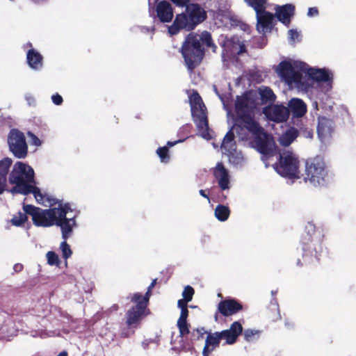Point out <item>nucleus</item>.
<instances>
[{"instance_id": "obj_5", "label": "nucleus", "mask_w": 356, "mask_h": 356, "mask_svg": "<svg viewBox=\"0 0 356 356\" xmlns=\"http://www.w3.org/2000/svg\"><path fill=\"white\" fill-rule=\"evenodd\" d=\"M324 235L317 229L314 224L308 222L301 236L300 242L304 252L303 257L310 254L319 260V256L323 252L322 242Z\"/></svg>"}, {"instance_id": "obj_21", "label": "nucleus", "mask_w": 356, "mask_h": 356, "mask_svg": "<svg viewBox=\"0 0 356 356\" xmlns=\"http://www.w3.org/2000/svg\"><path fill=\"white\" fill-rule=\"evenodd\" d=\"M182 44H214L211 35L209 32L204 31L200 34L191 32L186 38Z\"/></svg>"}, {"instance_id": "obj_14", "label": "nucleus", "mask_w": 356, "mask_h": 356, "mask_svg": "<svg viewBox=\"0 0 356 356\" xmlns=\"http://www.w3.org/2000/svg\"><path fill=\"white\" fill-rule=\"evenodd\" d=\"M7 142L10 152L15 158L24 159L29 152L24 134L17 129H11L8 134Z\"/></svg>"}, {"instance_id": "obj_38", "label": "nucleus", "mask_w": 356, "mask_h": 356, "mask_svg": "<svg viewBox=\"0 0 356 356\" xmlns=\"http://www.w3.org/2000/svg\"><path fill=\"white\" fill-rule=\"evenodd\" d=\"M168 147H160L156 149V154L159 156L161 161L163 163H168L170 161V155L168 154Z\"/></svg>"}, {"instance_id": "obj_12", "label": "nucleus", "mask_w": 356, "mask_h": 356, "mask_svg": "<svg viewBox=\"0 0 356 356\" xmlns=\"http://www.w3.org/2000/svg\"><path fill=\"white\" fill-rule=\"evenodd\" d=\"M254 136V143L257 151L266 157L273 155L275 143L273 138H269L267 133L264 131L259 124H255V127L250 128V126L245 128Z\"/></svg>"}, {"instance_id": "obj_32", "label": "nucleus", "mask_w": 356, "mask_h": 356, "mask_svg": "<svg viewBox=\"0 0 356 356\" xmlns=\"http://www.w3.org/2000/svg\"><path fill=\"white\" fill-rule=\"evenodd\" d=\"M244 1L254 10L256 14H259L267 8V0H244Z\"/></svg>"}, {"instance_id": "obj_58", "label": "nucleus", "mask_w": 356, "mask_h": 356, "mask_svg": "<svg viewBox=\"0 0 356 356\" xmlns=\"http://www.w3.org/2000/svg\"><path fill=\"white\" fill-rule=\"evenodd\" d=\"M211 47L213 48V51H216V45H213V46H211Z\"/></svg>"}, {"instance_id": "obj_8", "label": "nucleus", "mask_w": 356, "mask_h": 356, "mask_svg": "<svg viewBox=\"0 0 356 356\" xmlns=\"http://www.w3.org/2000/svg\"><path fill=\"white\" fill-rule=\"evenodd\" d=\"M327 170L324 159L321 156L308 159L305 162L304 180L314 186L324 185Z\"/></svg>"}, {"instance_id": "obj_30", "label": "nucleus", "mask_w": 356, "mask_h": 356, "mask_svg": "<svg viewBox=\"0 0 356 356\" xmlns=\"http://www.w3.org/2000/svg\"><path fill=\"white\" fill-rule=\"evenodd\" d=\"M31 193H32L35 199L36 200V201L38 203H40V204L43 203L44 195H42V193L40 191V189L38 187L30 184L29 186H26L24 188V191H22V195H29Z\"/></svg>"}, {"instance_id": "obj_51", "label": "nucleus", "mask_w": 356, "mask_h": 356, "mask_svg": "<svg viewBox=\"0 0 356 356\" xmlns=\"http://www.w3.org/2000/svg\"><path fill=\"white\" fill-rule=\"evenodd\" d=\"M13 268L15 272H20L23 269V265L21 264H15Z\"/></svg>"}, {"instance_id": "obj_13", "label": "nucleus", "mask_w": 356, "mask_h": 356, "mask_svg": "<svg viewBox=\"0 0 356 356\" xmlns=\"http://www.w3.org/2000/svg\"><path fill=\"white\" fill-rule=\"evenodd\" d=\"M305 65L303 63L282 61L277 66V73L282 79L288 84H299L302 80V72H305Z\"/></svg>"}, {"instance_id": "obj_34", "label": "nucleus", "mask_w": 356, "mask_h": 356, "mask_svg": "<svg viewBox=\"0 0 356 356\" xmlns=\"http://www.w3.org/2000/svg\"><path fill=\"white\" fill-rule=\"evenodd\" d=\"M177 326L179 329V336L181 337H184L186 335L189 334L190 324L188 323L187 320H177Z\"/></svg>"}, {"instance_id": "obj_24", "label": "nucleus", "mask_w": 356, "mask_h": 356, "mask_svg": "<svg viewBox=\"0 0 356 356\" xmlns=\"http://www.w3.org/2000/svg\"><path fill=\"white\" fill-rule=\"evenodd\" d=\"M307 74L310 79L318 82L330 83L332 81V77L325 69L309 68L307 70Z\"/></svg>"}, {"instance_id": "obj_47", "label": "nucleus", "mask_w": 356, "mask_h": 356, "mask_svg": "<svg viewBox=\"0 0 356 356\" xmlns=\"http://www.w3.org/2000/svg\"><path fill=\"white\" fill-rule=\"evenodd\" d=\"M7 186V179L0 177V195L2 194Z\"/></svg>"}, {"instance_id": "obj_22", "label": "nucleus", "mask_w": 356, "mask_h": 356, "mask_svg": "<svg viewBox=\"0 0 356 356\" xmlns=\"http://www.w3.org/2000/svg\"><path fill=\"white\" fill-rule=\"evenodd\" d=\"M157 17L161 22H170L173 17V10L171 4L167 1H161L156 8Z\"/></svg>"}, {"instance_id": "obj_48", "label": "nucleus", "mask_w": 356, "mask_h": 356, "mask_svg": "<svg viewBox=\"0 0 356 356\" xmlns=\"http://www.w3.org/2000/svg\"><path fill=\"white\" fill-rule=\"evenodd\" d=\"M26 101L29 106H35L36 100L32 95L26 96Z\"/></svg>"}, {"instance_id": "obj_56", "label": "nucleus", "mask_w": 356, "mask_h": 356, "mask_svg": "<svg viewBox=\"0 0 356 356\" xmlns=\"http://www.w3.org/2000/svg\"><path fill=\"white\" fill-rule=\"evenodd\" d=\"M67 351H62L60 352L57 356H67Z\"/></svg>"}, {"instance_id": "obj_49", "label": "nucleus", "mask_w": 356, "mask_h": 356, "mask_svg": "<svg viewBox=\"0 0 356 356\" xmlns=\"http://www.w3.org/2000/svg\"><path fill=\"white\" fill-rule=\"evenodd\" d=\"M188 314H189V312H188V308L181 309L180 316L178 318V320H181V321L187 320Z\"/></svg>"}, {"instance_id": "obj_52", "label": "nucleus", "mask_w": 356, "mask_h": 356, "mask_svg": "<svg viewBox=\"0 0 356 356\" xmlns=\"http://www.w3.org/2000/svg\"><path fill=\"white\" fill-rule=\"evenodd\" d=\"M199 193H200V195L202 197H204V198L207 199L209 202L210 201V198H209V197L208 194H207V193H205V191H204V190H203V189L200 190V191H199Z\"/></svg>"}, {"instance_id": "obj_1", "label": "nucleus", "mask_w": 356, "mask_h": 356, "mask_svg": "<svg viewBox=\"0 0 356 356\" xmlns=\"http://www.w3.org/2000/svg\"><path fill=\"white\" fill-rule=\"evenodd\" d=\"M151 296L152 290L148 288L145 295L138 292L130 295L129 298L133 305L125 312V327L121 328L120 337L128 338L134 335L143 320L150 314L148 305Z\"/></svg>"}, {"instance_id": "obj_10", "label": "nucleus", "mask_w": 356, "mask_h": 356, "mask_svg": "<svg viewBox=\"0 0 356 356\" xmlns=\"http://www.w3.org/2000/svg\"><path fill=\"white\" fill-rule=\"evenodd\" d=\"M23 209L32 217L33 223L37 227H49L54 225L55 220L60 209L58 207L42 209L32 204H24Z\"/></svg>"}, {"instance_id": "obj_19", "label": "nucleus", "mask_w": 356, "mask_h": 356, "mask_svg": "<svg viewBox=\"0 0 356 356\" xmlns=\"http://www.w3.org/2000/svg\"><path fill=\"white\" fill-rule=\"evenodd\" d=\"M295 6L291 3H286L283 6H277L275 8V17L287 27H289L291 19L295 15Z\"/></svg>"}, {"instance_id": "obj_55", "label": "nucleus", "mask_w": 356, "mask_h": 356, "mask_svg": "<svg viewBox=\"0 0 356 356\" xmlns=\"http://www.w3.org/2000/svg\"><path fill=\"white\" fill-rule=\"evenodd\" d=\"M239 47H240V49L238 51V54H241L246 51V46H239Z\"/></svg>"}, {"instance_id": "obj_33", "label": "nucleus", "mask_w": 356, "mask_h": 356, "mask_svg": "<svg viewBox=\"0 0 356 356\" xmlns=\"http://www.w3.org/2000/svg\"><path fill=\"white\" fill-rule=\"evenodd\" d=\"M12 163V159L8 157L4 158L0 161V177L7 179V175Z\"/></svg>"}, {"instance_id": "obj_43", "label": "nucleus", "mask_w": 356, "mask_h": 356, "mask_svg": "<svg viewBox=\"0 0 356 356\" xmlns=\"http://www.w3.org/2000/svg\"><path fill=\"white\" fill-rule=\"evenodd\" d=\"M194 293H195L194 289L192 286L188 285L184 288V289L182 292V296H183L182 299H184L186 300L191 302L193 299Z\"/></svg>"}, {"instance_id": "obj_36", "label": "nucleus", "mask_w": 356, "mask_h": 356, "mask_svg": "<svg viewBox=\"0 0 356 356\" xmlns=\"http://www.w3.org/2000/svg\"><path fill=\"white\" fill-rule=\"evenodd\" d=\"M260 331L252 329H247L243 332L244 339L246 341H253L259 338Z\"/></svg>"}, {"instance_id": "obj_25", "label": "nucleus", "mask_w": 356, "mask_h": 356, "mask_svg": "<svg viewBox=\"0 0 356 356\" xmlns=\"http://www.w3.org/2000/svg\"><path fill=\"white\" fill-rule=\"evenodd\" d=\"M221 149L225 151V154L230 156L236 149V143L234 142V134L232 128L229 130L225 134L222 143L221 144Z\"/></svg>"}, {"instance_id": "obj_15", "label": "nucleus", "mask_w": 356, "mask_h": 356, "mask_svg": "<svg viewBox=\"0 0 356 356\" xmlns=\"http://www.w3.org/2000/svg\"><path fill=\"white\" fill-rule=\"evenodd\" d=\"M181 52L187 69L193 72L201 63L204 48V46H181Z\"/></svg>"}, {"instance_id": "obj_44", "label": "nucleus", "mask_w": 356, "mask_h": 356, "mask_svg": "<svg viewBox=\"0 0 356 356\" xmlns=\"http://www.w3.org/2000/svg\"><path fill=\"white\" fill-rule=\"evenodd\" d=\"M27 135L29 137L32 145L37 146V147L41 145L42 143H41L40 140L33 133H32L31 131H28Z\"/></svg>"}, {"instance_id": "obj_37", "label": "nucleus", "mask_w": 356, "mask_h": 356, "mask_svg": "<svg viewBox=\"0 0 356 356\" xmlns=\"http://www.w3.org/2000/svg\"><path fill=\"white\" fill-rule=\"evenodd\" d=\"M207 332L204 330V327L193 329L191 332H190V340L191 341H195L204 338V335Z\"/></svg>"}, {"instance_id": "obj_40", "label": "nucleus", "mask_w": 356, "mask_h": 356, "mask_svg": "<svg viewBox=\"0 0 356 356\" xmlns=\"http://www.w3.org/2000/svg\"><path fill=\"white\" fill-rule=\"evenodd\" d=\"M289 40L291 42L298 43L301 42L302 35L296 29H290L288 31Z\"/></svg>"}, {"instance_id": "obj_3", "label": "nucleus", "mask_w": 356, "mask_h": 356, "mask_svg": "<svg viewBox=\"0 0 356 356\" xmlns=\"http://www.w3.org/2000/svg\"><path fill=\"white\" fill-rule=\"evenodd\" d=\"M257 95L252 90L245 92L241 96H237L235 102V111L237 120L242 123L245 128L250 126L255 127L257 122L254 120V110L257 108Z\"/></svg>"}, {"instance_id": "obj_2", "label": "nucleus", "mask_w": 356, "mask_h": 356, "mask_svg": "<svg viewBox=\"0 0 356 356\" xmlns=\"http://www.w3.org/2000/svg\"><path fill=\"white\" fill-rule=\"evenodd\" d=\"M186 8V13L177 14L168 33L171 35L177 34L181 30H193L197 25L207 19V13L198 3H189Z\"/></svg>"}, {"instance_id": "obj_53", "label": "nucleus", "mask_w": 356, "mask_h": 356, "mask_svg": "<svg viewBox=\"0 0 356 356\" xmlns=\"http://www.w3.org/2000/svg\"><path fill=\"white\" fill-rule=\"evenodd\" d=\"M183 140H176V141H174V142H170V141H168L167 143V145L168 147H172L174 146L175 144L178 143H180V142H182Z\"/></svg>"}, {"instance_id": "obj_29", "label": "nucleus", "mask_w": 356, "mask_h": 356, "mask_svg": "<svg viewBox=\"0 0 356 356\" xmlns=\"http://www.w3.org/2000/svg\"><path fill=\"white\" fill-rule=\"evenodd\" d=\"M332 122L326 117H318L317 131L318 135H326L332 131Z\"/></svg>"}, {"instance_id": "obj_7", "label": "nucleus", "mask_w": 356, "mask_h": 356, "mask_svg": "<svg viewBox=\"0 0 356 356\" xmlns=\"http://www.w3.org/2000/svg\"><path fill=\"white\" fill-rule=\"evenodd\" d=\"M191 114L193 121L203 138L209 135V120L207 110L203 100L197 91H193L189 97Z\"/></svg>"}, {"instance_id": "obj_9", "label": "nucleus", "mask_w": 356, "mask_h": 356, "mask_svg": "<svg viewBox=\"0 0 356 356\" xmlns=\"http://www.w3.org/2000/svg\"><path fill=\"white\" fill-rule=\"evenodd\" d=\"M79 213V211H74L70 203L60 202V209L54 225L60 228L64 240H67L72 235L73 229L77 226L76 218Z\"/></svg>"}, {"instance_id": "obj_41", "label": "nucleus", "mask_w": 356, "mask_h": 356, "mask_svg": "<svg viewBox=\"0 0 356 356\" xmlns=\"http://www.w3.org/2000/svg\"><path fill=\"white\" fill-rule=\"evenodd\" d=\"M47 263L50 266H59L60 264V259L58 258V256L53 251H49L47 253Z\"/></svg>"}, {"instance_id": "obj_11", "label": "nucleus", "mask_w": 356, "mask_h": 356, "mask_svg": "<svg viewBox=\"0 0 356 356\" xmlns=\"http://www.w3.org/2000/svg\"><path fill=\"white\" fill-rule=\"evenodd\" d=\"M275 169L281 176L289 179L299 178V160L290 151H284L279 154V161Z\"/></svg>"}, {"instance_id": "obj_54", "label": "nucleus", "mask_w": 356, "mask_h": 356, "mask_svg": "<svg viewBox=\"0 0 356 356\" xmlns=\"http://www.w3.org/2000/svg\"><path fill=\"white\" fill-rule=\"evenodd\" d=\"M156 281H157L156 279L153 280L152 282H151V284H149V286H148V289H150L151 290H152V289L156 284Z\"/></svg>"}, {"instance_id": "obj_28", "label": "nucleus", "mask_w": 356, "mask_h": 356, "mask_svg": "<svg viewBox=\"0 0 356 356\" xmlns=\"http://www.w3.org/2000/svg\"><path fill=\"white\" fill-rule=\"evenodd\" d=\"M259 95L263 104L273 103L276 99V95L269 87L261 86L259 88Z\"/></svg>"}, {"instance_id": "obj_6", "label": "nucleus", "mask_w": 356, "mask_h": 356, "mask_svg": "<svg viewBox=\"0 0 356 356\" xmlns=\"http://www.w3.org/2000/svg\"><path fill=\"white\" fill-rule=\"evenodd\" d=\"M8 178L10 183L15 184L11 189L13 193L22 194L26 186L35 182L33 169L21 161L15 163Z\"/></svg>"}, {"instance_id": "obj_50", "label": "nucleus", "mask_w": 356, "mask_h": 356, "mask_svg": "<svg viewBox=\"0 0 356 356\" xmlns=\"http://www.w3.org/2000/svg\"><path fill=\"white\" fill-rule=\"evenodd\" d=\"M188 302H189V301L184 299H180L177 302V306L180 309H186L188 308Z\"/></svg>"}, {"instance_id": "obj_31", "label": "nucleus", "mask_w": 356, "mask_h": 356, "mask_svg": "<svg viewBox=\"0 0 356 356\" xmlns=\"http://www.w3.org/2000/svg\"><path fill=\"white\" fill-rule=\"evenodd\" d=\"M230 212V209L228 207L223 204H218L215 209L214 214L218 220L224 222L228 219Z\"/></svg>"}, {"instance_id": "obj_39", "label": "nucleus", "mask_w": 356, "mask_h": 356, "mask_svg": "<svg viewBox=\"0 0 356 356\" xmlns=\"http://www.w3.org/2000/svg\"><path fill=\"white\" fill-rule=\"evenodd\" d=\"M26 215H28V213H26L25 211L24 213L19 212L18 216H15L12 218V220H11L12 224L15 226H17V227L21 226L26 221H27L28 217Z\"/></svg>"}, {"instance_id": "obj_42", "label": "nucleus", "mask_w": 356, "mask_h": 356, "mask_svg": "<svg viewBox=\"0 0 356 356\" xmlns=\"http://www.w3.org/2000/svg\"><path fill=\"white\" fill-rule=\"evenodd\" d=\"M66 241L67 240H64L60 243V250L62 251L63 257L65 259H67L68 258H70L72 256V251L70 249V247L69 244L67 243Z\"/></svg>"}, {"instance_id": "obj_20", "label": "nucleus", "mask_w": 356, "mask_h": 356, "mask_svg": "<svg viewBox=\"0 0 356 356\" xmlns=\"http://www.w3.org/2000/svg\"><path fill=\"white\" fill-rule=\"evenodd\" d=\"M213 174L218 181V186L221 190L225 191L229 188V175L228 170L222 162H218L213 168Z\"/></svg>"}, {"instance_id": "obj_16", "label": "nucleus", "mask_w": 356, "mask_h": 356, "mask_svg": "<svg viewBox=\"0 0 356 356\" xmlns=\"http://www.w3.org/2000/svg\"><path fill=\"white\" fill-rule=\"evenodd\" d=\"M263 113L269 120L275 122H286L289 117V109L282 104L266 106Z\"/></svg>"}, {"instance_id": "obj_4", "label": "nucleus", "mask_w": 356, "mask_h": 356, "mask_svg": "<svg viewBox=\"0 0 356 356\" xmlns=\"http://www.w3.org/2000/svg\"><path fill=\"white\" fill-rule=\"evenodd\" d=\"M243 332V327L240 322L234 321L231 324L229 329L221 332L208 333L205 339L204 347L202 350L203 356H209L210 353L219 346L220 341L225 339V343L232 345L236 342L238 337Z\"/></svg>"}, {"instance_id": "obj_18", "label": "nucleus", "mask_w": 356, "mask_h": 356, "mask_svg": "<svg viewBox=\"0 0 356 356\" xmlns=\"http://www.w3.org/2000/svg\"><path fill=\"white\" fill-rule=\"evenodd\" d=\"M243 305L236 299L227 298L221 300L218 305V312L223 316L234 315L243 310Z\"/></svg>"}, {"instance_id": "obj_17", "label": "nucleus", "mask_w": 356, "mask_h": 356, "mask_svg": "<svg viewBox=\"0 0 356 356\" xmlns=\"http://www.w3.org/2000/svg\"><path fill=\"white\" fill-rule=\"evenodd\" d=\"M257 18V29L259 33H270L276 25L277 22L275 19V15L266 9L256 14Z\"/></svg>"}, {"instance_id": "obj_57", "label": "nucleus", "mask_w": 356, "mask_h": 356, "mask_svg": "<svg viewBox=\"0 0 356 356\" xmlns=\"http://www.w3.org/2000/svg\"><path fill=\"white\" fill-rule=\"evenodd\" d=\"M307 15L312 16V7L308 8Z\"/></svg>"}, {"instance_id": "obj_23", "label": "nucleus", "mask_w": 356, "mask_h": 356, "mask_svg": "<svg viewBox=\"0 0 356 356\" xmlns=\"http://www.w3.org/2000/svg\"><path fill=\"white\" fill-rule=\"evenodd\" d=\"M287 108L289 109V113H291L294 118H302L307 111L306 104L298 98H292Z\"/></svg>"}, {"instance_id": "obj_35", "label": "nucleus", "mask_w": 356, "mask_h": 356, "mask_svg": "<svg viewBox=\"0 0 356 356\" xmlns=\"http://www.w3.org/2000/svg\"><path fill=\"white\" fill-rule=\"evenodd\" d=\"M267 316L273 321L280 319L281 316L278 304H272L270 305L267 312Z\"/></svg>"}, {"instance_id": "obj_45", "label": "nucleus", "mask_w": 356, "mask_h": 356, "mask_svg": "<svg viewBox=\"0 0 356 356\" xmlns=\"http://www.w3.org/2000/svg\"><path fill=\"white\" fill-rule=\"evenodd\" d=\"M177 7L184 8L190 3V0H170Z\"/></svg>"}, {"instance_id": "obj_27", "label": "nucleus", "mask_w": 356, "mask_h": 356, "mask_svg": "<svg viewBox=\"0 0 356 356\" xmlns=\"http://www.w3.org/2000/svg\"><path fill=\"white\" fill-rule=\"evenodd\" d=\"M27 62L31 67L38 70L42 65V57L38 51L32 49L27 53Z\"/></svg>"}, {"instance_id": "obj_26", "label": "nucleus", "mask_w": 356, "mask_h": 356, "mask_svg": "<svg viewBox=\"0 0 356 356\" xmlns=\"http://www.w3.org/2000/svg\"><path fill=\"white\" fill-rule=\"evenodd\" d=\"M298 135V131L296 128L291 127L280 137V143L284 147H287L296 139Z\"/></svg>"}, {"instance_id": "obj_46", "label": "nucleus", "mask_w": 356, "mask_h": 356, "mask_svg": "<svg viewBox=\"0 0 356 356\" xmlns=\"http://www.w3.org/2000/svg\"><path fill=\"white\" fill-rule=\"evenodd\" d=\"M51 99L54 104L58 106L60 105L63 102V97L58 93L53 95Z\"/></svg>"}]
</instances>
